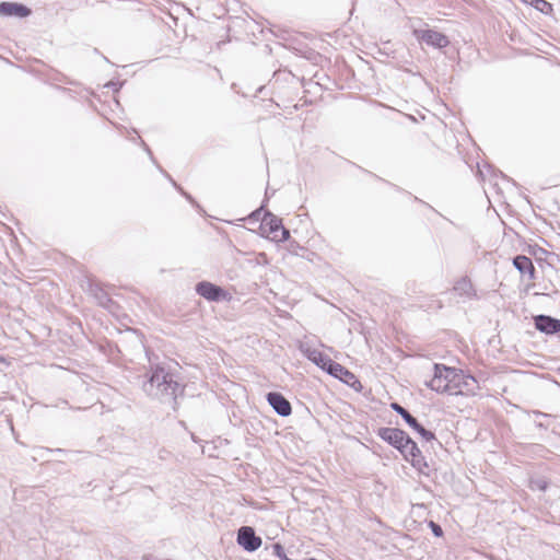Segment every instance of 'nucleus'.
I'll list each match as a JSON object with an SVG mask.
<instances>
[{"mask_svg": "<svg viewBox=\"0 0 560 560\" xmlns=\"http://www.w3.org/2000/svg\"><path fill=\"white\" fill-rule=\"evenodd\" d=\"M142 388L148 396L170 406L173 410L177 409V399L185 390L178 376L164 364L150 366L149 378L143 383Z\"/></svg>", "mask_w": 560, "mask_h": 560, "instance_id": "1", "label": "nucleus"}, {"mask_svg": "<svg viewBox=\"0 0 560 560\" xmlns=\"http://www.w3.org/2000/svg\"><path fill=\"white\" fill-rule=\"evenodd\" d=\"M454 375H456V368L435 363L433 366V376L425 384L436 393H447L451 395V386L455 377Z\"/></svg>", "mask_w": 560, "mask_h": 560, "instance_id": "2", "label": "nucleus"}, {"mask_svg": "<svg viewBox=\"0 0 560 560\" xmlns=\"http://www.w3.org/2000/svg\"><path fill=\"white\" fill-rule=\"evenodd\" d=\"M260 230L264 235L275 242L287 241L290 236V232L283 226L282 220L269 211L264 213Z\"/></svg>", "mask_w": 560, "mask_h": 560, "instance_id": "3", "label": "nucleus"}, {"mask_svg": "<svg viewBox=\"0 0 560 560\" xmlns=\"http://www.w3.org/2000/svg\"><path fill=\"white\" fill-rule=\"evenodd\" d=\"M451 386V395H474L478 389V382L471 375H466L456 369V375Z\"/></svg>", "mask_w": 560, "mask_h": 560, "instance_id": "4", "label": "nucleus"}, {"mask_svg": "<svg viewBox=\"0 0 560 560\" xmlns=\"http://www.w3.org/2000/svg\"><path fill=\"white\" fill-rule=\"evenodd\" d=\"M399 452L419 471H423V468L428 467L420 448L409 435Z\"/></svg>", "mask_w": 560, "mask_h": 560, "instance_id": "5", "label": "nucleus"}, {"mask_svg": "<svg viewBox=\"0 0 560 560\" xmlns=\"http://www.w3.org/2000/svg\"><path fill=\"white\" fill-rule=\"evenodd\" d=\"M392 409L396 411L401 418L405 420V422L413 429L417 433L420 434V436L427 441L430 442L435 439V435L433 432L427 430L424 427H422L418 420L402 406H400L398 402H393L390 405Z\"/></svg>", "mask_w": 560, "mask_h": 560, "instance_id": "6", "label": "nucleus"}, {"mask_svg": "<svg viewBox=\"0 0 560 560\" xmlns=\"http://www.w3.org/2000/svg\"><path fill=\"white\" fill-rule=\"evenodd\" d=\"M413 35L418 40L434 48H444L450 44L446 35L434 30H415Z\"/></svg>", "mask_w": 560, "mask_h": 560, "instance_id": "7", "label": "nucleus"}, {"mask_svg": "<svg viewBox=\"0 0 560 560\" xmlns=\"http://www.w3.org/2000/svg\"><path fill=\"white\" fill-rule=\"evenodd\" d=\"M236 541L248 552L256 551L261 546V538L249 526H242L237 530Z\"/></svg>", "mask_w": 560, "mask_h": 560, "instance_id": "8", "label": "nucleus"}, {"mask_svg": "<svg viewBox=\"0 0 560 560\" xmlns=\"http://www.w3.org/2000/svg\"><path fill=\"white\" fill-rule=\"evenodd\" d=\"M377 435L389 445L394 446L398 451L402 447L404 443L408 439V434L398 428H380Z\"/></svg>", "mask_w": 560, "mask_h": 560, "instance_id": "9", "label": "nucleus"}, {"mask_svg": "<svg viewBox=\"0 0 560 560\" xmlns=\"http://www.w3.org/2000/svg\"><path fill=\"white\" fill-rule=\"evenodd\" d=\"M196 292L208 301L219 302L226 296V292L219 285L200 281L196 284Z\"/></svg>", "mask_w": 560, "mask_h": 560, "instance_id": "10", "label": "nucleus"}, {"mask_svg": "<svg viewBox=\"0 0 560 560\" xmlns=\"http://www.w3.org/2000/svg\"><path fill=\"white\" fill-rule=\"evenodd\" d=\"M300 350L310 361L326 372L330 368V364L334 362V360H331L327 354L323 353L318 349L311 347L308 343H302L300 346Z\"/></svg>", "mask_w": 560, "mask_h": 560, "instance_id": "11", "label": "nucleus"}, {"mask_svg": "<svg viewBox=\"0 0 560 560\" xmlns=\"http://www.w3.org/2000/svg\"><path fill=\"white\" fill-rule=\"evenodd\" d=\"M267 401L272 407V409L281 417H288L292 412L290 401L280 393H268Z\"/></svg>", "mask_w": 560, "mask_h": 560, "instance_id": "12", "label": "nucleus"}, {"mask_svg": "<svg viewBox=\"0 0 560 560\" xmlns=\"http://www.w3.org/2000/svg\"><path fill=\"white\" fill-rule=\"evenodd\" d=\"M535 328L540 332L553 335L560 332V319L549 315H537L534 317Z\"/></svg>", "mask_w": 560, "mask_h": 560, "instance_id": "13", "label": "nucleus"}, {"mask_svg": "<svg viewBox=\"0 0 560 560\" xmlns=\"http://www.w3.org/2000/svg\"><path fill=\"white\" fill-rule=\"evenodd\" d=\"M327 373L352 387L354 386V384H359V381L357 380L355 375L352 372H350L345 366L335 361L332 362V364H330V368L328 369Z\"/></svg>", "mask_w": 560, "mask_h": 560, "instance_id": "14", "label": "nucleus"}, {"mask_svg": "<svg viewBox=\"0 0 560 560\" xmlns=\"http://www.w3.org/2000/svg\"><path fill=\"white\" fill-rule=\"evenodd\" d=\"M32 13L31 9L22 3L16 2H1L0 14L3 16H19L26 18Z\"/></svg>", "mask_w": 560, "mask_h": 560, "instance_id": "15", "label": "nucleus"}, {"mask_svg": "<svg viewBox=\"0 0 560 560\" xmlns=\"http://www.w3.org/2000/svg\"><path fill=\"white\" fill-rule=\"evenodd\" d=\"M513 265L522 275L528 276L529 280L535 279V267L529 257L517 255L513 258Z\"/></svg>", "mask_w": 560, "mask_h": 560, "instance_id": "16", "label": "nucleus"}, {"mask_svg": "<svg viewBox=\"0 0 560 560\" xmlns=\"http://www.w3.org/2000/svg\"><path fill=\"white\" fill-rule=\"evenodd\" d=\"M453 290L459 295L467 299H472L476 295L471 281L467 277L460 278L455 284Z\"/></svg>", "mask_w": 560, "mask_h": 560, "instance_id": "17", "label": "nucleus"}, {"mask_svg": "<svg viewBox=\"0 0 560 560\" xmlns=\"http://www.w3.org/2000/svg\"><path fill=\"white\" fill-rule=\"evenodd\" d=\"M532 415L535 417V423L538 428L547 429L549 427V420L552 418L551 415L539 410L532 411Z\"/></svg>", "mask_w": 560, "mask_h": 560, "instance_id": "18", "label": "nucleus"}, {"mask_svg": "<svg viewBox=\"0 0 560 560\" xmlns=\"http://www.w3.org/2000/svg\"><path fill=\"white\" fill-rule=\"evenodd\" d=\"M530 5L544 14H549L552 11V5L546 0H534Z\"/></svg>", "mask_w": 560, "mask_h": 560, "instance_id": "19", "label": "nucleus"}, {"mask_svg": "<svg viewBox=\"0 0 560 560\" xmlns=\"http://www.w3.org/2000/svg\"><path fill=\"white\" fill-rule=\"evenodd\" d=\"M532 489H538L540 491H545L547 489V482L542 479H537L532 481Z\"/></svg>", "mask_w": 560, "mask_h": 560, "instance_id": "20", "label": "nucleus"}, {"mask_svg": "<svg viewBox=\"0 0 560 560\" xmlns=\"http://www.w3.org/2000/svg\"><path fill=\"white\" fill-rule=\"evenodd\" d=\"M429 526H430V528H431V530H432L434 536L441 537L443 535L442 527L439 524H436L433 521H431L429 523Z\"/></svg>", "mask_w": 560, "mask_h": 560, "instance_id": "21", "label": "nucleus"}, {"mask_svg": "<svg viewBox=\"0 0 560 560\" xmlns=\"http://www.w3.org/2000/svg\"><path fill=\"white\" fill-rule=\"evenodd\" d=\"M261 212H262V208H259V209L255 210V211L250 214V218L258 220V219L260 218Z\"/></svg>", "mask_w": 560, "mask_h": 560, "instance_id": "22", "label": "nucleus"}, {"mask_svg": "<svg viewBox=\"0 0 560 560\" xmlns=\"http://www.w3.org/2000/svg\"><path fill=\"white\" fill-rule=\"evenodd\" d=\"M142 145L144 148V150L148 152V154L152 158V152L150 150V148L142 141Z\"/></svg>", "mask_w": 560, "mask_h": 560, "instance_id": "23", "label": "nucleus"}, {"mask_svg": "<svg viewBox=\"0 0 560 560\" xmlns=\"http://www.w3.org/2000/svg\"><path fill=\"white\" fill-rule=\"evenodd\" d=\"M522 1L525 2V3L530 4V3H533L534 0H522Z\"/></svg>", "mask_w": 560, "mask_h": 560, "instance_id": "24", "label": "nucleus"}, {"mask_svg": "<svg viewBox=\"0 0 560 560\" xmlns=\"http://www.w3.org/2000/svg\"><path fill=\"white\" fill-rule=\"evenodd\" d=\"M177 190H179L182 195H185V191L183 190V188L177 187Z\"/></svg>", "mask_w": 560, "mask_h": 560, "instance_id": "25", "label": "nucleus"}, {"mask_svg": "<svg viewBox=\"0 0 560 560\" xmlns=\"http://www.w3.org/2000/svg\"><path fill=\"white\" fill-rule=\"evenodd\" d=\"M177 190H179L182 195H185V191L183 190V188L177 187Z\"/></svg>", "mask_w": 560, "mask_h": 560, "instance_id": "26", "label": "nucleus"}, {"mask_svg": "<svg viewBox=\"0 0 560 560\" xmlns=\"http://www.w3.org/2000/svg\"><path fill=\"white\" fill-rule=\"evenodd\" d=\"M177 190H179L182 195H185V191L183 190V188L177 187Z\"/></svg>", "mask_w": 560, "mask_h": 560, "instance_id": "27", "label": "nucleus"}, {"mask_svg": "<svg viewBox=\"0 0 560 560\" xmlns=\"http://www.w3.org/2000/svg\"><path fill=\"white\" fill-rule=\"evenodd\" d=\"M177 190H179L182 195H185V191L183 190V188L177 187Z\"/></svg>", "mask_w": 560, "mask_h": 560, "instance_id": "28", "label": "nucleus"}, {"mask_svg": "<svg viewBox=\"0 0 560 560\" xmlns=\"http://www.w3.org/2000/svg\"><path fill=\"white\" fill-rule=\"evenodd\" d=\"M5 362V359L0 354V363Z\"/></svg>", "mask_w": 560, "mask_h": 560, "instance_id": "29", "label": "nucleus"}]
</instances>
